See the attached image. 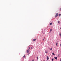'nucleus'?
I'll return each instance as SVG.
<instances>
[{"label": "nucleus", "instance_id": "15", "mask_svg": "<svg viewBox=\"0 0 61 61\" xmlns=\"http://www.w3.org/2000/svg\"><path fill=\"white\" fill-rule=\"evenodd\" d=\"M50 50H52V48L50 49Z\"/></svg>", "mask_w": 61, "mask_h": 61}, {"label": "nucleus", "instance_id": "16", "mask_svg": "<svg viewBox=\"0 0 61 61\" xmlns=\"http://www.w3.org/2000/svg\"><path fill=\"white\" fill-rule=\"evenodd\" d=\"M37 60L38 59V57H37Z\"/></svg>", "mask_w": 61, "mask_h": 61}, {"label": "nucleus", "instance_id": "20", "mask_svg": "<svg viewBox=\"0 0 61 61\" xmlns=\"http://www.w3.org/2000/svg\"><path fill=\"white\" fill-rule=\"evenodd\" d=\"M29 49H30V47H29Z\"/></svg>", "mask_w": 61, "mask_h": 61}, {"label": "nucleus", "instance_id": "25", "mask_svg": "<svg viewBox=\"0 0 61 61\" xmlns=\"http://www.w3.org/2000/svg\"><path fill=\"white\" fill-rule=\"evenodd\" d=\"M60 10H61V8L60 9Z\"/></svg>", "mask_w": 61, "mask_h": 61}, {"label": "nucleus", "instance_id": "14", "mask_svg": "<svg viewBox=\"0 0 61 61\" xmlns=\"http://www.w3.org/2000/svg\"><path fill=\"white\" fill-rule=\"evenodd\" d=\"M52 54L53 55H55V54H54V53H52Z\"/></svg>", "mask_w": 61, "mask_h": 61}, {"label": "nucleus", "instance_id": "7", "mask_svg": "<svg viewBox=\"0 0 61 61\" xmlns=\"http://www.w3.org/2000/svg\"><path fill=\"white\" fill-rule=\"evenodd\" d=\"M45 53H48V52H47V51H45Z\"/></svg>", "mask_w": 61, "mask_h": 61}, {"label": "nucleus", "instance_id": "11", "mask_svg": "<svg viewBox=\"0 0 61 61\" xmlns=\"http://www.w3.org/2000/svg\"><path fill=\"white\" fill-rule=\"evenodd\" d=\"M58 23H60V21H58Z\"/></svg>", "mask_w": 61, "mask_h": 61}, {"label": "nucleus", "instance_id": "19", "mask_svg": "<svg viewBox=\"0 0 61 61\" xmlns=\"http://www.w3.org/2000/svg\"><path fill=\"white\" fill-rule=\"evenodd\" d=\"M31 48V49H32V48H33L32 47Z\"/></svg>", "mask_w": 61, "mask_h": 61}, {"label": "nucleus", "instance_id": "24", "mask_svg": "<svg viewBox=\"0 0 61 61\" xmlns=\"http://www.w3.org/2000/svg\"><path fill=\"white\" fill-rule=\"evenodd\" d=\"M60 29H61V28H60Z\"/></svg>", "mask_w": 61, "mask_h": 61}, {"label": "nucleus", "instance_id": "12", "mask_svg": "<svg viewBox=\"0 0 61 61\" xmlns=\"http://www.w3.org/2000/svg\"><path fill=\"white\" fill-rule=\"evenodd\" d=\"M59 35H60V36H61V33Z\"/></svg>", "mask_w": 61, "mask_h": 61}, {"label": "nucleus", "instance_id": "1", "mask_svg": "<svg viewBox=\"0 0 61 61\" xmlns=\"http://www.w3.org/2000/svg\"><path fill=\"white\" fill-rule=\"evenodd\" d=\"M57 16H58V13H57L56 14V15L55 16V17H57Z\"/></svg>", "mask_w": 61, "mask_h": 61}, {"label": "nucleus", "instance_id": "6", "mask_svg": "<svg viewBox=\"0 0 61 61\" xmlns=\"http://www.w3.org/2000/svg\"><path fill=\"white\" fill-rule=\"evenodd\" d=\"M52 31V29H51L50 30V31L51 32Z\"/></svg>", "mask_w": 61, "mask_h": 61}, {"label": "nucleus", "instance_id": "9", "mask_svg": "<svg viewBox=\"0 0 61 61\" xmlns=\"http://www.w3.org/2000/svg\"><path fill=\"white\" fill-rule=\"evenodd\" d=\"M52 23H50V25H52Z\"/></svg>", "mask_w": 61, "mask_h": 61}, {"label": "nucleus", "instance_id": "2", "mask_svg": "<svg viewBox=\"0 0 61 61\" xmlns=\"http://www.w3.org/2000/svg\"><path fill=\"white\" fill-rule=\"evenodd\" d=\"M29 52V50H28L27 51H26V53H28Z\"/></svg>", "mask_w": 61, "mask_h": 61}, {"label": "nucleus", "instance_id": "17", "mask_svg": "<svg viewBox=\"0 0 61 61\" xmlns=\"http://www.w3.org/2000/svg\"><path fill=\"white\" fill-rule=\"evenodd\" d=\"M34 61V60H32V61Z\"/></svg>", "mask_w": 61, "mask_h": 61}, {"label": "nucleus", "instance_id": "21", "mask_svg": "<svg viewBox=\"0 0 61 61\" xmlns=\"http://www.w3.org/2000/svg\"><path fill=\"white\" fill-rule=\"evenodd\" d=\"M45 40V38H44L43 39V40Z\"/></svg>", "mask_w": 61, "mask_h": 61}, {"label": "nucleus", "instance_id": "26", "mask_svg": "<svg viewBox=\"0 0 61 61\" xmlns=\"http://www.w3.org/2000/svg\"><path fill=\"white\" fill-rule=\"evenodd\" d=\"M28 55H29V54H28Z\"/></svg>", "mask_w": 61, "mask_h": 61}, {"label": "nucleus", "instance_id": "8", "mask_svg": "<svg viewBox=\"0 0 61 61\" xmlns=\"http://www.w3.org/2000/svg\"><path fill=\"white\" fill-rule=\"evenodd\" d=\"M58 44H57V43H56V46H57V45H58Z\"/></svg>", "mask_w": 61, "mask_h": 61}, {"label": "nucleus", "instance_id": "4", "mask_svg": "<svg viewBox=\"0 0 61 61\" xmlns=\"http://www.w3.org/2000/svg\"><path fill=\"white\" fill-rule=\"evenodd\" d=\"M48 59H49V58L48 57V56H47V60H48Z\"/></svg>", "mask_w": 61, "mask_h": 61}, {"label": "nucleus", "instance_id": "13", "mask_svg": "<svg viewBox=\"0 0 61 61\" xmlns=\"http://www.w3.org/2000/svg\"><path fill=\"white\" fill-rule=\"evenodd\" d=\"M23 57H24V58H25V55H24V56Z\"/></svg>", "mask_w": 61, "mask_h": 61}, {"label": "nucleus", "instance_id": "3", "mask_svg": "<svg viewBox=\"0 0 61 61\" xmlns=\"http://www.w3.org/2000/svg\"><path fill=\"white\" fill-rule=\"evenodd\" d=\"M36 39H34L33 40V41H36Z\"/></svg>", "mask_w": 61, "mask_h": 61}, {"label": "nucleus", "instance_id": "18", "mask_svg": "<svg viewBox=\"0 0 61 61\" xmlns=\"http://www.w3.org/2000/svg\"><path fill=\"white\" fill-rule=\"evenodd\" d=\"M60 15H61V14H59V16H60Z\"/></svg>", "mask_w": 61, "mask_h": 61}, {"label": "nucleus", "instance_id": "22", "mask_svg": "<svg viewBox=\"0 0 61 61\" xmlns=\"http://www.w3.org/2000/svg\"><path fill=\"white\" fill-rule=\"evenodd\" d=\"M60 46H61V44H60Z\"/></svg>", "mask_w": 61, "mask_h": 61}, {"label": "nucleus", "instance_id": "5", "mask_svg": "<svg viewBox=\"0 0 61 61\" xmlns=\"http://www.w3.org/2000/svg\"><path fill=\"white\" fill-rule=\"evenodd\" d=\"M54 58L55 59H57V57H54Z\"/></svg>", "mask_w": 61, "mask_h": 61}, {"label": "nucleus", "instance_id": "23", "mask_svg": "<svg viewBox=\"0 0 61 61\" xmlns=\"http://www.w3.org/2000/svg\"><path fill=\"white\" fill-rule=\"evenodd\" d=\"M60 61H61V59L60 60Z\"/></svg>", "mask_w": 61, "mask_h": 61}, {"label": "nucleus", "instance_id": "10", "mask_svg": "<svg viewBox=\"0 0 61 61\" xmlns=\"http://www.w3.org/2000/svg\"><path fill=\"white\" fill-rule=\"evenodd\" d=\"M52 61H54V59H52Z\"/></svg>", "mask_w": 61, "mask_h": 61}]
</instances>
